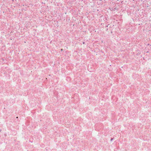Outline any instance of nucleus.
<instances>
[{
    "instance_id": "obj_1",
    "label": "nucleus",
    "mask_w": 151,
    "mask_h": 151,
    "mask_svg": "<svg viewBox=\"0 0 151 151\" xmlns=\"http://www.w3.org/2000/svg\"><path fill=\"white\" fill-rule=\"evenodd\" d=\"M110 25V24H108L106 26H105V27H109V28H111V26H109Z\"/></svg>"
},
{
    "instance_id": "obj_2",
    "label": "nucleus",
    "mask_w": 151,
    "mask_h": 151,
    "mask_svg": "<svg viewBox=\"0 0 151 151\" xmlns=\"http://www.w3.org/2000/svg\"><path fill=\"white\" fill-rule=\"evenodd\" d=\"M114 139V138H111L110 139V141H112Z\"/></svg>"
},
{
    "instance_id": "obj_3",
    "label": "nucleus",
    "mask_w": 151,
    "mask_h": 151,
    "mask_svg": "<svg viewBox=\"0 0 151 151\" xmlns=\"http://www.w3.org/2000/svg\"><path fill=\"white\" fill-rule=\"evenodd\" d=\"M1 60H2L3 61H4V58H1Z\"/></svg>"
},
{
    "instance_id": "obj_4",
    "label": "nucleus",
    "mask_w": 151,
    "mask_h": 151,
    "mask_svg": "<svg viewBox=\"0 0 151 151\" xmlns=\"http://www.w3.org/2000/svg\"><path fill=\"white\" fill-rule=\"evenodd\" d=\"M82 43H83V44H85V42H83Z\"/></svg>"
},
{
    "instance_id": "obj_5",
    "label": "nucleus",
    "mask_w": 151,
    "mask_h": 151,
    "mask_svg": "<svg viewBox=\"0 0 151 151\" xmlns=\"http://www.w3.org/2000/svg\"><path fill=\"white\" fill-rule=\"evenodd\" d=\"M60 50H61V52H62L63 50V49H60Z\"/></svg>"
},
{
    "instance_id": "obj_6",
    "label": "nucleus",
    "mask_w": 151,
    "mask_h": 151,
    "mask_svg": "<svg viewBox=\"0 0 151 151\" xmlns=\"http://www.w3.org/2000/svg\"><path fill=\"white\" fill-rule=\"evenodd\" d=\"M150 45V44H148L147 45Z\"/></svg>"
},
{
    "instance_id": "obj_7",
    "label": "nucleus",
    "mask_w": 151,
    "mask_h": 151,
    "mask_svg": "<svg viewBox=\"0 0 151 151\" xmlns=\"http://www.w3.org/2000/svg\"><path fill=\"white\" fill-rule=\"evenodd\" d=\"M108 30V28H107V29H106V31H107Z\"/></svg>"
},
{
    "instance_id": "obj_8",
    "label": "nucleus",
    "mask_w": 151,
    "mask_h": 151,
    "mask_svg": "<svg viewBox=\"0 0 151 151\" xmlns=\"http://www.w3.org/2000/svg\"><path fill=\"white\" fill-rule=\"evenodd\" d=\"M149 52L148 51H147V52Z\"/></svg>"
},
{
    "instance_id": "obj_9",
    "label": "nucleus",
    "mask_w": 151,
    "mask_h": 151,
    "mask_svg": "<svg viewBox=\"0 0 151 151\" xmlns=\"http://www.w3.org/2000/svg\"><path fill=\"white\" fill-rule=\"evenodd\" d=\"M116 9V8H115L114 9Z\"/></svg>"
}]
</instances>
